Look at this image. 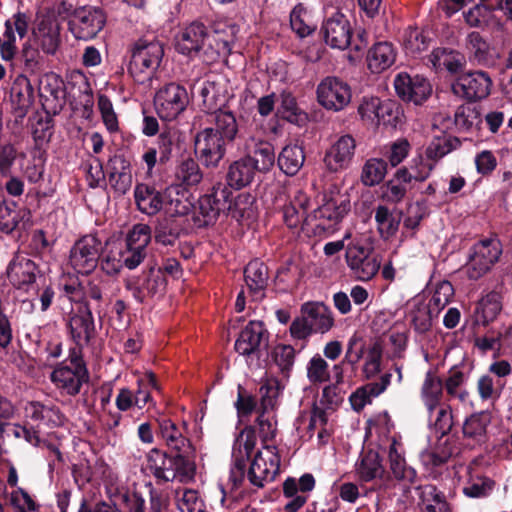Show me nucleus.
Returning <instances> with one entry per match:
<instances>
[{"label": "nucleus", "mask_w": 512, "mask_h": 512, "mask_svg": "<svg viewBox=\"0 0 512 512\" xmlns=\"http://www.w3.org/2000/svg\"><path fill=\"white\" fill-rule=\"evenodd\" d=\"M257 173L256 163L251 155H245L232 161L226 171V183H215L210 192L198 200L199 214L196 222L199 227L213 225L221 213H227L233 205L231 189L241 190L249 186Z\"/></svg>", "instance_id": "1"}, {"label": "nucleus", "mask_w": 512, "mask_h": 512, "mask_svg": "<svg viewBox=\"0 0 512 512\" xmlns=\"http://www.w3.org/2000/svg\"><path fill=\"white\" fill-rule=\"evenodd\" d=\"M128 73L139 84L151 81L164 57V45L153 34L137 39L130 47Z\"/></svg>", "instance_id": "2"}, {"label": "nucleus", "mask_w": 512, "mask_h": 512, "mask_svg": "<svg viewBox=\"0 0 512 512\" xmlns=\"http://www.w3.org/2000/svg\"><path fill=\"white\" fill-rule=\"evenodd\" d=\"M148 467L157 483L178 480L189 483L196 474V459L153 448L147 454Z\"/></svg>", "instance_id": "3"}, {"label": "nucleus", "mask_w": 512, "mask_h": 512, "mask_svg": "<svg viewBox=\"0 0 512 512\" xmlns=\"http://www.w3.org/2000/svg\"><path fill=\"white\" fill-rule=\"evenodd\" d=\"M213 36L206 25L194 21L181 28L174 37L175 50L190 59L199 58L211 62L219 57V51L211 43Z\"/></svg>", "instance_id": "4"}, {"label": "nucleus", "mask_w": 512, "mask_h": 512, "mask_svg": "<svg viewBox=\"0 0 512 512\" xmlns=\"http://www.w3.org/2000/svg\"><path fill=\"white\" fill-rule=\"evenodd\" d=\"M189 209L188 203L176 199L175 206L168 208L165 215L156 219L151 228V238L153 237L157 244L174 246L178 239L189 233V223L186 218Z\"/></svg>", "instance_id": "5"}, {"label": "nucleus", "mask_w": 512, "mask_h": 512, "mask_svg": "<svg viewBox=\"0 0 512 512\" xmlns=\"http://www.w3.org/2000/svg\"><path fill=\"white\" fill-rule=\"evenodd\" d=\"M50 380L70 396L79 394L82 385L89 381V371L83 353L78 349L69 350L68 357L54 367Z\"/></svg>", "instance_id": "6"}, {"label": "nucleus", "mask_w": 512, "mask_h": 512, "mask_svg": "<svg viewBox=\"0 0 512 512\" xmlns=\"http://www.w3.org/2000/svg\"><path fill=\"white\" fill-rule=\"evenodd\" d=\"M5 275L14 289L24 293L38 292L39 281H45L39 264L21 251L13 254L6 267Z\"/></svg>", "instance_id": "7"}, {"label": "nucleus", "mask_w": 512, "mask_h": 512, "mask_svg": "<svg viewBox=\"0 0 512 512\" xmlns=\"http://www.w3.org/2000/svg\"><path fill=\"white\" fill-rule=\"evenodd\" d=\"M66 328L75 344L69 350L78 349L83 353V348L90 345L97 335L92 307L86 299L80 300L76 308L69 313Z\"/></svg>", "instance_id": "8"}, {"label": "nucleus", "mask_w": 512, "mask_h": 512, "mask_svg": "<svg viewBox=\"0 0 512 512\" xmlns=\"http://www.w3.org/2000/svg\"><path fill=\"white\" fill-rule=\"evenodd\" d=\"M166 286V277L153 261L147 262L146 268L140 274L124 280L125 289L131 292L133 298L140 304L145 303L148 298L163 294Z\"/></svg>", "instance_id": "9"}, {"label": "nucleus", "mask_w": 512, "mask_h": 512, "mask_svg": "<svg viewBox=\"0 0 512 512\" xmlns=\"http://www.w3.org/2000/svg\"><path fill=\"white\" fill-rule=\"evenodd\" d=\"M502 255V244L496 237L484 238L469 249L467 274L469 279L478 280L491 270Z\"/></svg>", "instance_id": "10"}, {"label": "nucleus", "mask_w": 512, "mask_h": 512, "mask_svg": "<svg viewBox=\"0 0 512 512\" xmlns=\"http://www.w3.org/2000/svg\"><path fill=\"white\" fill-rule=\"evenodd\" d=\"M105 24V12L95 6H82L74 9L68 22L69 30L74 37L84 41L96 38Z\"/></svg>", "instance_id": "11"}, {"label": "nucleus", "mask_w": 512, "mask_h": 512, "mask_svg": "<svg viewBox=\"0 0 512 512\" xmlns=\"http://www.w3.org/2000/svg\"><path fill=\"white\" fill-rule=\"evenodd\" d=\"M134 201L138 211L148 216L157 215L161 210L173 208L176 199L170 188H157L154 183H137L134 187Z\"/></svg>", "instance_id": "12"}, {"label": "nucleus", "mask_w": 512, "mask_h": 512, "mask_svg": "<svg viewBox=\"0 0 512 512\" xmlns=\"http://www.w3.org/2000/svg\"><path fill=\"white\" fill-rule=\"evenodd\" d=\"M102 251L100 239L95 235H85L72 246L69 263L78 274L90 275L97 268Z\"/></svg>", "instance_id": "13"}, {"label": "nucleus", "mask_w": 512, "mask_h": 512, "mask_svg": "<svg viewBox=\"0 0 512 512\" xmlns=\"http://www.w3.org/2000/svg\"><path fill=\"white\" fill-rule=\"evenodd\" d=\"M345 260L353 275L360 281L371 280L381 266L378 256L359 242H350L346 246Z\"/></svg>", "instance_id": "14"}, {"label": "nucleus", "mask_w": 512, "mask_h": 512, "mask_svg": "<svg viewBox=\"0 0 512 512\" xmlns=\"http://www.w3.org/2000/svg\"><path fill=\"white\" fill-rule=\"evenodd\" d=\"M154 101L160 118L171 121L186 109L189 96L184 86L171 82L157 91Z\"/></svg>", "instance_id": "15"}, {"label": "nucleus", "mask_w": 512, "mask_h": 512, "mask_svg": "<svg viewBox=\"0 0 512 512\" xmlns=\"http://www.w3.org/2000/svg\"><path fill=\"white\" fill-rule=\"evenodd\" d=\"M317 100L327 110L338 112L351 101L352 93L349 84L335 76H328L317 86Z\"/></svg>", "instance_id": "16"}, {"label": "nucleus", "mask_w": 512, "mask_h": 512, "mask_svg": "<svg viewBox=\"0 0 512 512\" xmlns=\"http://www.w3.org/2000/svg\"><path fill=\"white\" fill-rule=\"evenodd\" d=\"M492 80L485 71H469L460 75L452 84L455 95L469 102H477L490 95Z\"/></svg>", "instance_id": "17"}, {"label": "nucleus", "mask_w": 512, "mask_h": 512, "mask_svg": "<svg viewBox=\"0 0 512 512\" xmlns=\"http://www.w3.org/2000/svg\"><path fill=\"white\" fill-rule=\"evenodd\" d=\"M227 143L212 128H204L194 138V150L199 161L207 168L218 167L226 154Z\"/></svg>", "instance_id": "18"}, {"label": "nucleus", "mask_w": 512, "mask_h": 512, "mask_svg": "<svg viewBox=\"0 0 512 512\" xmlns=\"http://www.w3.org/2000/svg\"><path fill=\"white\" fill-rule=\"evenodd\" d=\"M356 140L350 134L337 138L324 152L323 165L331 174H337L347 170L354 159Z\"/></svg>", "instance_id": "19"}, {"label": "nucleus", "mask_w": 512, "mask_h": 512, "mask_svg": "<svg viewBox=\"0 0 512 512\" xmlns=\"http://www.w3.org/2000/svg\"><path fill=\"white\" fill-rule=\"evenodd\" d=\"M396 94L406 102L422 105L432 94V85L423 75L400 72L394 79Z\"/></svg>", "instance_id": "20"}, {"label": "nucleus", "mask_w": 512, "mask_h": 512, "mask_svg": "<svg viewBox=\"0 0 512 512\" xmlns=\"http://www.w3.org/2000/svg\"><path fill=\"white\" fill-rule=\"evenodd\" d=\"M352 27L340 11L333 12L322 23L320 34L324 42L333 49L345 50L352 46Z\"/></svg>", "instance_id": "21"}, {"label": "nucleus", "mask_w": 512, "mask_h": 512, "mask_svg": "<svg viewBox=\"0 0 512 512\" xmlns=\"http://www.w3.org/2000/svg\"><path fill=\"white\" fill-rule=\"evenodd\" d=\"M269 341V332L262 321L251 320L240 331L235 344V351L242 356L250 357L252 355L259 358L261 348L267 349Z\"/></svg>", "instance_id": "22"}, {"label": "nucleus", "mask_w": 512, "mask_h": 512, "mask_svg": "<svg viewBox=\"0 0 512 512\" xmlns=\"http://www.w3.org/2000/svg\"><path fill=\"white\" fill-rule=\"evenodd\" d=\"M156 435L163 440L166 451L196 459V449L191 440L184 436L180 427L171 419L161 417L156 420Z\"/></svg>", "instance_id": "23"}, {"label": "nucleus", "mask_w": 512, "mask_h": 512, "mask_svg": "<svg viewBox=\"0 0 512 512\" xmlns=\"http://www.w3.org/2000/svg\"><path fill=\"white\" fill-rule=\"evenodd\" d=\"M156 435L163 440L166 451L196 459V449L191 440L184 436L180 427L171 419L161 417L156 420Z\"/></svg>", "instance_id": "24"}, {"label": "nucleus", "mask_w": 512, "mask_h": 512, "mask_svg": "<svg viewBox=\"0 0 512 512\" xmlns=\"http://www.w3.org/2000/svg\"><path fill=\"white\" fill-rule=\"evenodd\" d=\"M156 435L163 440L166 451L196 459V449L191 440L184 436L180 427L171 419L161 417L156 420Z\"/></svg>", "instance_id": "25"}, {"label": "nucleus", "mask_w": 512, "mask_h": 512, "mask_svg": "<svg viewBox=\"0 0 512 512\" xmlns=\"http://www.w3.org/2000/svg\"><path fill=\"white\" fill-rule=\"evenodd\" d=\"M156 435L163 440L166 451L196 459V449L191 440L184 436L180 427L171 419L161 417L156 420Z\"/></svg>", "instance_id": "26"}, {"label": "nucleus", "mask_w": 512, "mask_h": 512, "mask_svg": "<svg viewBox=\"0 0 512 512\" xmlns=\"http://www.w3.org/2000/svg\"><path fill=\"white\" fill-rule=\"evenodd\" d=\"M151 241V227L147 224L135 225L126 239V250L120 253L123 265L132 270L146 257V247Z\"/></svg>", "instance_id": "27"}, {"label": "nucleus", "mask_w": 512, "mask_h": 512, "mask_svg": "<svg viewBox=\"0 0 512 512\" xmlns=\"http://www.w3.org/2000/svg\"><path fill=\"white\" fill-rule=\"evenodd\" d=\"M3 38L0 37V54L4 61H11L17 51L16 34L22 39L28 33L29 18L25 13L18 12L4 23Z\"/></svg>", "instance_id": "28"}, {"label": "nucleus", "mask_w": 512, "mask_h": 512, "mask_svg": "<svg viewBox=\"0 0 512 512\" xmlns=\"http://www.w3.org/2000/svg\"><path fill=\"white\" fill-rule=\"evenodd\" d=\"M265 448L272 453L269 463L262 458L261 451H258L247 471L249 482L258 488L264 487L265 483L274 481L280 472V456L278 453L273 452V450H276V447L265 446Z\"/></svg>", "instance_id": "29"}, {"label": "nucleus", "mask_w": 512, "mask_h": 512, "mask_svg": "<svg viewBox=\"0 0 512 512\" xmlns=\"http://www.w3.org/2000/svg\"><path fill=\"white\" fill-rule=\"evenodd\" d=\"M108 182L117 196L125 195L132 186L130 160L124 154H114L107 161Z\"/></svg>", "instance_id": "30"}, {"label": "nucleus", "mask_w": 512, "mask_h": 512, "mask_svg": "<svg viewBox=\"0 0 512 512\" xmlns=\"http://www.w3.org/2000/svg\"><path fill=\"white\" fill-rule=\"evenodd\" d=\"M10 101L16 121L23 120L34 103V88L28 78H18L14 82Z\"/></svg>", "instance_id": "31"}, {"label": "nucleus", "mask_w": 512, "mask_h": 512, "mask_svg": "<svg viewBox=\"0 0 512 512\" xmlns=\"http://www.w3.org/2000/svg\"><path fill=\"white\" fill-rule=\"evenodd\" d=\"M244 280L252 298L262 300L269 280L267 265L258 259L251 260L244 269Z\"/></svg>", "instance_id": "32"}, {"label": "nucleus", "mask_w": 512, "mask_h": 512, "mask_svg": "<svg viewBox=\"0 0 512 512\" xmlns=\"http://www.w3.org/2000/svg\"><path fill=\"white\" fill-rule=\"evenodd\" d=\"M38 47L47 55H54L60 45L59 25L48 17L38 21L32 31Z\"/></svg>", "instance_id": "33"}, {"label": "nucleus", "mask_w": 512, "mask_h": 512, "mask_svg": "<svg viewBox=\"0 0 512 512\" xmlns=\"http://www.w3.org/2000/svg\"><path fill=\"white\" fill-rule=\"evenodd\" d=\"M356 473L363 482H370L376 478H388L379 453L373 449H363L355 464Z\"/></svg>", "instance_id": "34"}, {"label": "nucleus", "mask_w": 512, "mask_h": 512, "mask_svg": "<svg viewBox=\"0 0 512 512\" xmlns=\"http://www.w3.org/2000/svg\"><path fill=\"white\" fill-rule=\"evenodd\" d=\"M350 200L346 196L330 197L325 203L314 211V218L317 220H327L329 224H318L323 229L332 228L342 221L344 216L350 211Z\"/></svg>", "instance_id": "35"}, {"label": "nucleus", "mask_w": 512, "mask_h": 512, "mask_svg": "<svg viewBox=\"0 0 512 512\" xmlns=\"http://www.w3.org/2000/svg\"><path fill=\"white\" fill-rule=\"evenodd\" d=\"M301 314L306 318L314 334H324L334 325L332 311L323 303L307 302L302 305Z\"/></svg>", "instance_id": "36"}, {"label": "nucleus", "mask_w": 512, "mask_h": 512, "mask_svg": "<svg viewBox=\"0 0 512 512\" xmlns=\"http://www.w3.org/2000/svg\"><path fill=\"white\" fill-rule=\"evenodd\" d=\"M396 60V51L390 42H377L368 51L367 64L372 73H381Z\"/></svg>", "instance_id": "37"}, {"label": "nucleus", "mask_w": 512, "mask_h": 512, "mask_svg": "<svg viewBox=\"0 0 512 512\" xmlns=\"http://www.w3.org/2000/svg\"><path fill=\"white\" fill-rule=\"evenodd\" d=\"M403 212L401 210H390L386 205H379L375 209V221L377 230L383 240L394 237L399 230Z\"/></svg>", "instance_id": "38"}, {"label": "nucleus", "mask_w": 512, "mask_h": 512, "mask_svg": "<svg viewBox=\"0 0 512 512\" xmlns=\"http://www.w3.org/2000/svg\"><path fill=\"white\" fill-rule=\"evenodd\" d=\"M277 116L299 127L304 126L308 121V114L298 106L295 96L286 90L280 94Z\"/></svg>", "instance_id": "39"}, {"label": "nucleus", "mask_w": 512, "mask_h": 512, "mask_svg": "<svg viewBox=\"0 0 512 512\" xmlns=\"http://www.w3.org/2000/svg\"><path fill=\"white\" fill-rule=\"evenodd\" d=\"M430 62L436 69H446L450 73H458L465 65V56L459 51L438 47L430 55Z\"/></svg>", "instance_id": "40"}, {"label": "nucleus", "mask_w": 512, "mask_h": 512, "mask_svg": "<svg viewBox=\"0 0 512 512\" xmlns=\"http://www.w3.org/2000/svg\"><path fill=\"white\" fill-rule=\"evenodd\" d=\"M210 122L214 124L211 127L214 133L217 136L220 135L227 144L233 143L236 140L239 127L233 112L225 109L216 111L215 114L211 115Z\"/></svg>", "instance_id": "41"}, {"label": "nucleus", "mask_w": 512, "mask_h": 512, "mask_svg": "<svg viewBox=\"0 0 512 512\" xmlns=\"http://www.w3.org/2000/svg\"><path fill=\"white\" fill-rule=\"evenodd\" d=\"M501 310V294L497 291H491L478 302L475 309V322L487 326L496 319Z\"/></svg>", "instance_id": "42"}, {"label": "nucleus", "mask_w": 512, "mask_h": 512, "mask_svg": "<svg viewBox=\"0 0 512 512\" xmlns=\"http://www.w3.org/2000/svg\"><path fill=\"white\" fill-rule=\"evenodd\" d=\"M305 161L304 148L298 144L286 145L280 152L277 163L288 176L296 175Z\"/></svg>", "instance_id": "43"}, {"label": "nucleus", "mask_w": 512, "mask_h": 512, "mask_svg": "<svg viewBox=\"0 0 512 512\" xmlns=\"http://www.w3.org/2000/svg\"><path fill=\"white\" fill-rule=\"evenodd\" d=\"M490 422L491 416L488 411L472 413L463 423L462 432L464 437L476 442H483Z\"/></svg>", "instance_id": "44"}, {"label": "nucleus", "mask_w": 512, "mask_h": 512, "mask_svg": "<svg viewBox=\"0 0 512 512\" xmlns=\"http://www.w3.org/2000/svg\"><path fill=\"white\" fill-rule=\"evenodd\" d=\"M467 40L472 52L471 59L473 62L486 67H492L496 64V59L490 51L489 44L479 32H471Z\"/></svg>", "instance_id": "45"}, {"label": "nucleus", "mask_w": 512, "mask_h": 512, "mask_svg": "<svg viewBox=\"0 0 512 512\" xmlns=\"http://www.w3.org/2000/svg\"><path fill=\"white\" fill-rule=\"evenodd\" d=\"M388 458L390 463V470L397 480H407L413 483L416 479V471L407 467L405 458L398 452L397 442L393 441L389 446Z\"/></svg>", "instance_id": "46"}, {"label": "nucleus", "mask_w": 512, "mask_h": 512, "mask_svg": "<svg viewBox=\"0 0 512 512\" xmlns=\"http://www.w3.org/2000/svg\"><path fill=\"white\" fill-rule=\"evenodd\" d=\"M179 131L176 128L165 127L159 133L156 141L157 147H153L159 153V162L161 164L167 163L171 157L174 148L179 143Z\"/></svg>", "instance_id": "47"}, {"label": "nucleus", "mask_w": 512, "mask_h": 512, "mask_svg": "<svg viewBox=\"0 0 512 512\" xmlns=\"http://www.w3.org/2000/svg\"><path fill=\"white\" fill-rule=\"evenodd\" d=\"M506 385V381L495 380L490 374L481 375L476 383V390L482 402L497 401Z\"/></svg>", "instance_id": "48"}, {"label": "nucleus", "mask_w": 512, "mask_h": 512, "mask_svg": "<svg viewBox=\"0 0 512 512\" xmlns=\"http://www.w3.org/2000/svg\"><path fill=\"white\" fill-rule=\"evenodd\" d=\"M387 162L382 158H370L363 165L361 181L367 187L380 184L387 173Z\"/></svg>", "instance_id": "49"}, {"label": "nucleus", "mask_w": 512, "mask_h": 512, "mask_svg": "<svg viewBox=\"0 0 512 512\" xmlns=\"http://www.w3.org/2000/svg\"><path fill=\"white\" fill-rule=\"evenodd\" d=\"M151 388L158 390L157 377L153 372H146L143 378L137 380V389L133 391L134 404L142 410L148 403L152 402Z\"/></svg>", "instance_id": "50"}, {"label": "nucleus", "mask_w": 512, "mask_h": 512, "mask_svg": "<svg viewBox=\"0 0 512 512\" xmlns=\"http://www.w3.org/2000/svg\"><path fill=\"white\" fill-rule=\"evenodd\" d=\"M23 219L22 212L16 210L14 201H0V232L9 235L15 231Z\"/></svg>", "instance_id": "51"}, {"label": "nucleus", "mask_w": 512, "mask_h": 512, "mask_svg": "<svg viewBox=\"0 0 512 512\" xmlns=\"http://www.w3.org/2000/svg\"><path fill=\"white\" fill-rule=\"evenodd\" d=\"M175 176L185 187L196 186L203 178L198 162L192 158L185 159L179 164Z\"/></svg>", "instance_id": "52"}, {"label": "nucleus", "mask_w": 512, "mask_h": 512, "mask_svg": "<svg viewBox=\"0 0 512 512\" xmlns=\"http://www.w3.org/2000/svg\"><path fill=\"white\" fill-rule=\"evenodd\" d=\"M199 95L202 98V109L210 116L224 107L221 95L214 82L204 81L200 87Z\"/></svg>", "instance_id": "53"}, {"label": "nucleus", "mask_w": 512, "mask_h": 512, "mask_svg": "<svg viewBox=\"0 0 512 512\" xmlns=\"http://www.w3.org/2000/svg\"><path fill=\"white\" fill-rule=\"evenodd\" d=\"M40 86L44 92L60 103L62 107L66 103V86L64 80L56 73H44L40 80Z\"/></svg>", "instance_id": "54"}, {"label": "nucleus", "mask_w": 512, "mask_h": 512, "mask_svg": "<svg viewBox=\"0 0 512 512\" xmlns=\"http://www.w3.org/2000/svg\"><path fill=\"white\" fill-rule=\"evenodd\" d=\"M364 354V345L358 336L353 335L347 343V349L344 358L340 361L349 369V379H353L357 372V364Z\"/></svg>", "instance_id": "55"}, {"label": "nucleus", "mask_w": 512, "mask_h": 512, "mask_svg": "<svg viewBox=\"0 0 512 512\" xmlns=\"http://www.w3.org/2000/svg\"><path fill=\"white\" fill-rule=\"evenodd\" d=\"M307 378L312 384L329 382L331 379L329 365L319 354H315L307 364Z\"/></svg>", "instance_id": "56"}, {"label": "nucleus", "mask_w": 512, "mask_h": 512, "mask_svg": "<svg viewBox=\"0 0 512 512\" xmlns=\"http://www.w3.org/2000/svg\"><path fill=\"white\" fill-rule=\"evenodd\" d=\"M176 507L180 512H205L204 501L198 492L193 489H185L175 497Z\"/></svg>", "instance_id": "57"}, {"label": "nucleus", "mask_w": 512, "mask_h": 512, "mask_svg": "<svg viewBox=\"0 0 512 512\" xmlns=\"http://www.w3.org/2000/svg\"><path fill=\"white\" fill-rule=\"evenodd\" d=\"M251 157L256 163L257 172H267L275 163L274 147L269 142H259L256 144L254 155Z\"/></svg>", "instance_id": "58"}, {"label": "nucleus", "mask_w": 512, "mask_h": 512, "mask_svg": "<svg viewBox=\"0 0 512 512\" xmlns=\"http://www.w3.org/2000/svg\"><path fill=\"white\" fill-rule=\"evenodd\" d=\"M377 123H382L386 126L397 127L401 122L402 111L395 101L380 99V105L378 109Z\"/></svg>", "instance_id": "59"}, {"label": "nucleus", "mask_w": 512, "mask_h": 512, "mask_svg": "<svg viewBox=\"0 0 512 512\" xmlns=\"http://www.w3.org/2000/svg\"><path fill=\"white\" fill-rule=\"evenodd\" d=\"M24 71L32 75H40L45 70V59L38 48L25 44L22 49Z\"/></svg>", "instance_id": "60"}, {"label": "nucleus", "mask_w": 512, "mask_h": 512, "mask_svg": "<svg viewBox=\"0 0 512 512\" xmlns=\"http://www.w3.org/2000/svg\"><path fill=\"white\" fill-rule=\"evenodd\" d=\"M295 356L294 347L287 344H277L272 351L275 364L280 368L281 373L286 375H289L293 368Z\"/></svg>", "instance_id": "61"}, {"label": "nucleus", "mask_w": 512, "mask_h": 512, "mask_svg": "<svg viewBox=\"0 0 512 512\" xmlns=\"http://www.w3.org/2000/svg\"><path fill=\"white\" fill-rule=\"evenodd\" d=\"M17 147L9 142H0V175L8 177L12 173V168L19 157Z\"/></svg>", "instance_id": "62"}, {"label": "nucleus", "mask_w": 512, "mask_h": 512, "mask_svg": "<svg viewBox=\"0 0 512 512\" xmlns=\"http://www.w3.org/2000/svg\"><path fill=\"white\" fill-rule=\"evenodd\" d=\"M9 503L14 512H38L40 508L28 492L20 487L11 492Z\"/></svg>", "instance_id": "63"}, {"label": "nucleus", "mask_w": 512, "mask_h": 512, "mask_svg": "<svg viewBox=\"0 0 512 512\" xmlns=\"http://www.w3.org/2000/svg\"><path fill=\"white\" fill-rule=\"evenodd\" d=\"M443 390V379L433 372L428 371L422 384L421 398L441 401L443 397Z\"/></svg>", "instance_id": "64"}]
</instances>
